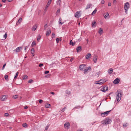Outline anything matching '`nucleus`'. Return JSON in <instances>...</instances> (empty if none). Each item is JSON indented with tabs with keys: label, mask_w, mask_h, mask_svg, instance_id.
<instances>
[{
	"label": "nucleus",
	"mask_w": 131,
	"mask_h": 131,
	"mask_svg": "<svg viewBox=\"0 0 131 131\" xmlns=\"http://www.w3.org/2000/svg\"><path fill=\"white\" fill-rule=\"evenodd\" d=\"M116 98L117 101L119 102L121 100V99L122 96L121 93L120 92L117 91L116 93Z\"/></svg>",
	"instance_id": "1"
},
{
	"label": "nucleus",
	"mask_w": 131,
	"mask_h": 131,
	"mask_svg": "<svg viewBox=\"0 0 131 131\" xmlns=\"http://www.w3.org/2000/svg\"><path fill=\"white\" fill-rule=\"evenodd\" d=\"M106 82L105 80L103 79H100L99 81H97L95 83L99 84H102Z\"/></svg>",
	"instance_id": "2"
},
{
	"label": "nucleus",
	"mask_w": 131,
	"mask_h": 131,
	"mask_svg": "<svg viewBox=\"0 0 131 131\" xmlns=\"http://www.w3.org/2000/svg\"><path fill=\"white\" fill-rule=\"evenodd\" d=\"M112 122L110 118H107L105 119V122L103 124H110Z\"/></svg>",
	"instance_id": "3"
},
{
	"label": "nucleus",
	"mask_w": 131,
	"mask_h": 131,
	"mask_svg": "<svg viewBox=\"0 0 131 131\" xmlns=\"http://www.w3.org/2000/svg\"><path fill=\"white\" fill-rule=\"evenodd\" d=\"M112 110L104 112V113H102L101 114V115L102 117L106 116Z\"/></svg>",
	"instance_id": "4"
},
{
	"label": "nucleus",
	"mask_w": 131,
	"mask_h": 131,
	"mask_svg": "<svg viewBox=\"0 0 131 131\" xmlns=\"http://www.w3.org/2000/svg\"><path fill=\"white\" fill-rule=\"evenodd\" d=\"M108 89V87L106 86H104L101 89V91L103 92H105Z\"/></svg>",
	"instance_id": "5"
},
{
	"label": "nucleus",
	"mask_w": 131,
	"mask_h": 131,
	"mask_svg": "<svg viewBox=\"0 0 131 131\" xmlns=\"http://www.w3.org/2000/svg\"><path fill=\"white\" fill-rule=\"evenodd\" d=\"M129 7V4L128 2H126L125 4L124 8L128 9Z\"/></svg>",
	"instance_id": "6"
},
{
	"label": "nucleus",
	"mask_w": 131,
	"mask_h": 131,
	"mask_svg": "<svg viewBox=\"0 0 131 131\" xmlns=\"http://www.w3.org/2000/svg\"><path fill=\"white\" fill-rule=\"evenodd\" d=\"M120 81V80L118 78L115 79L113 81V83L115 84H117Z\"/></svg>",
	"instance_id": "7"
},
{
	"label": "nucleus",
	"mask_w": 131,
	"mask_h": 131,
	"mask_svg": "<svg viewBox=\"0 0 131 131\" xmlns=\"http://www.w3.org/2000/svg\"><path fill=\"white\" fill-rule=\"evenodd\" d=\"M80 12H76L75 14V16L76 17L78 18L81 15L80 14Z\"/></svg>",
	"instance_id": "8"
},
{
	"label": "nucleus",
	"mask_w": 131,
	"mask_h": 131,
	"mask_svg": "<svg viewBox=\"0 0 131 131\" xmlns=\"http://www.w3.org/2000/svg\"><path fill=\"white\" fill-rule=\"evenodd\" d=\"M91 54L90 53H89L85 56V58L87 59H88L91 58Z\"/></svg>",
	"instance_id": "9"
},
{
	"label": "nucleus",
	"mask_w": 131,
	"mask_h": 131,
	"mask_svg": "<svg viewBox=\"0 0 131 131\" xmlns=\"http://www.w3.org/2000/svg\"><path fill=\"white\" fill-rule=\"evenodd\" d=\"M7 97V96L6 95H3L1 98L2 101H5Z\"/></svg>",
	"instance_id": "10"
},
{
	"label": "nucleus",
	"mask_w": 131,
	"mask_h": 131,
	"mask_svg": "<svg viewBox=\"0 0 131 131\" xmlns=\"http://www.w3.org/2000/svg\"><path fill=\"white\" fill-rule=\"evenodd\" d=\"M22 18L21 17L18 20V21L16 23V26H17V25H19L20 23L22 21Z\"/></svg>",
	"instance_id": "11"
},
{
	"label": "nucleus",
	"mask_w": 131,
	"mask_h": 131,
	"mask_svg": "<svg viewBox=\"0 0 131 131\" xmlns=\"http://www.w3.org/2000/svg\"><path fill=\"white\" fill-rule=\"evenodd\" d=\"M37 25H35L33 26L31 30L32 31H35L37 29Z\"/></svg>",
	"instance_id": "12"
},
{
	"label": "nucleus",
	"mask_w": 131,
	"mask_h": 131,
	"mask_svg": "<svg viewBox=\"0 0 131 131\" xmlns=\"http://www.w3.org/2000/svg\"><path fill=\"white\" fill-rule=\"evenodd\" d=\"M20 49H22V47H19L16 48L15 50L16 53L19 52Z\"/></svg>",
	"instance_id": "13"
},
{
	"label": "nucleus",
	"mask_w": 131,
	"mask_h": 131,
	"mask_svg": "<svg viewBox=\"0 0 131 131\" xmlns=\"http://www.w3.org/2000/svg\"><path fill=\"white\" fill-rule=\"evenodd\" d=\"M82 49V47L81 46L78 47L77 48V52H80Z\"/></svg>",
	"instance_id": "14"
},
{
	"label": "nucleus",
	"mask_w": 131,
	"mask_h": 131,
	"mask_svg": "<svg viewBox=\"0 0 131 131\" xmlns=\"http://www.w3.org/2000/svg\"><path fill=\"white\" fill-rule=\"evenodd\" d=\"M70 124L68 122H67L64 124V127L65 128L68 127L70 126Z\"/></svg>",
	"instance_id": "15"
},
{
	"label": "nucleus",
	"mask_w": 131,
	"mask_h": 131,
	"mask_svg": "<svg viewBox=\"0 0 131 131\" xmlns=\"http://www.w3.org/2000/svg\"><path fill=\"white\" fill-rule=\"evenodd\" d=\"M93 60L94 63H96L97 61V57L95 55H94L93 56Z\"/></svg>",
	"instance_id": "16"
},
{
	"label": "nucleus",
	"mask_w": 131,
	"mask_h": 131,
	"mask_svg": "<svg viewBox=\"0 0 131 131\" xmlns=\"http://www.w3.org/2000/svg\"><path fill=\"white\" fill-rule=\"evenodd\" d=\"M85 67V64H82L80 65L79 67V68L81 70H82Z\"/></svg>",
	"instance_id": "17"
},
{
	"label": "nucleus",
	"mask_w": 131,
	"mask_h": 131,
	"mask_svg": "<svg viewBox=\"0 0 131 131\" xmlns=\"http://www.w3.org/2000/svg\"><path fill=\"white\" fill-rule=\"evenodd\" d=\"M51 32V30L49 29L46 32V35L47 36H48L50 34Z\"/></svg>",
	"instance_id": "18"
},
{
	"label": "nucleus",
	"mask_w": 131,
	"mask_h": 131,
	"mask_svg": "<svg viewBox=\"0 0 131 131\" xmlns=\"http://www.w3.org/2000/svg\"><path fill=\"white\" fill-rule=\"evenodd\" d=\"M92 25L93 27H95L96 26V23L95 21H93L92 23Z\"/></svg>",
	"instance_id": "19"
},
{
	"label": "nucleus",
	"mask_w": 131,
	"mask_h": 131,
	"mask_svg": "<svg viewBox=\"0 0 131 131\" xmlns=\"http://www.w3.org/2000/svg\"><path fill=\"white\" fill-rule=\"evenodd\" d=\"M72 41V40L70 41L69 44L71 45H72L73 46H74L76 43V42H73Z\"/></svg>",
	"instance_id": "20"
},
{
	"label": "nucleus",
	"mask_w": 131,
	"mask_h": 131,
	"mask_svg": "<svg viewBox=\"0 0 131 131\" xmlns=\"http://www.w3.org/2000/svg\"><path fill=\"white\" fill-rule=\"evenodd\" d=\"M103 32V29L102 28H99V33L101 35Z\"/></svg>",
	"instance_id": "21"
},
{
	"label": "nucleus",
	"mask_w": 131,
	"mask_h": 131,
	"mask_svg": "<svg viewBox=\"0 0 131 131\" xmlns=\"http://www.w3.org/2000/svg\"><path fill=\"white\" fill-rule=\"evenodd\" d=\"M113 69L112 68H110L108 70V73L109 74H111L112 72H113Z\"/></svg>",
	"instance_id": "22"
},
{
	"label": "nucleus",
	"mask_w": 131,
	"mask_h": 131,
	"mask_svg": "<svg viewBox=\"0 0 131 131\" xmlns=\"http://www.w3.org/2000/svg\"><path fill=\"white\" fill-rule=\"evenodd\" d=\"M62 19L61 17H60L59 20V24L62 25L63 24V22H62Z\"/></svg>",
	"instance_id": "23"
},
{
	"label": "nucleus",
	"mask_w": 131,
	"mask_h": 131,
	"mask_svg": "<svg viewBox=\"0 0 131 131\" xmlns=\"http://www.w3.org/2000/svg\"><path fill=\"white\" fill-rule=\"evenodd\" d=\"M92 5L91 4L87 5L86 7V8H85V10H86V9H88L90 8V6H92Z\"/></svg>",
	"instance_id": "24"
},
{
	"label": "nucleus",
	"mask_w": 131,
	"mask_h": 131,
	"mask_svg": "<svg viewBox=\"0 0 131 131\" xmlns=\"http://www.w3.org/2000/svg\"><path fill=\"white\" fill-rule=\"evenodd\" d=\"M60 12V9H58L57 12L56 13V15L57 16L59 15Z\"/></svg>",
	"instance_id": "25"
},
{
	"label": "nucleus",
	"mask_w": 131,
	"mask_h": 131,
	"mask_svg": "<svg viewBox=\"0 0 131 131\" xmlns=\"http://www.w3.org/2000/svg\"><path fill=\"white\" fill-rule=\"evenodd\" d=\"M50 105L49 104H47L45 105V107L47 108H50Z\"/></svg>",
	"instance_id": "26"
},
{
	"label": "nucleus",
	"mask_w": 131,
	"mask_h": 131,
	"mask_svg": "<svg viewBox=\"0 0 131 131\" xmlns=\"http://www.w3.org/2000/svg\"><path fill=\"white\" fill-rule=\"evenodd\" d=\"M61 1V0H58V1L57 0L56 2L57 4L58 5H60Z\"/></svg>",
	"instance_id": "27"
},
{
	"label": "nucleus",
	"mask_w": 131,
	"mask_h": 131,
	"mask_svg": "<svg viewBox=\"0 0 131 131\" xmlns=\"http://www.w3.org/2000/svg\"><path fill=\"white\" fill-rule=\"evenodd\" d=\"M52 1V0H49L47 5L48 6H49Z\"/></svg>",
	"instance_id": "28"
},
{
	"label": "nucleus",
	"mask_w": 131,
	"mask_h": 131,
	"mask_svg": "<svg viewBox=\"0 0 131 131\" xmlns=\"http://www.w3.org/2000/svg\"><path fill=\"white\" fill-rule=\"evenodd\" d=\"M25 128H26L27 127V124L26 123H24L22 125Z\"/></svg>",
	"instance_id": "29"
},
{
	"label": "nucleus",
	"mask_w": 131,
	"mask_h": 131,
	"mask_svg": "<svg viewBox=\"0 0 131 131\" xmlns=\"http://www.w3.org/2000/svg\"><path fill=\"white\" fill-rule=\"evenodd\" d=\"M28 76L27 75H24L23 77V79L24 80H26V79H27V78H28Z\"/></svg>",
	"instance_id": "30"
},
{
	"label": "nucleus",
	"mask_w": 131,
	"mask_h": 131,
	"mask_svg": "<svg viewBox=\"0 0 131 131\" xmlns=\"http://www.w3.org/2000/svg\"><path fill=\"white\" fill-rule=\"evenodd\" d=\"M128 125V123H126L123 125V127H125Z\"/></svg>",
	"instance_id": "31"
},
{
	"label": "nucleus",
	"mask_w": 131,
	"mask_h": 131,
	"mask_svg": "<svg viewBox=\"0 0 131 131\" xmlns=\"http://www.w3.org/2000/svg\"><path fill=\"white\" fill-rule=\"evenodd\" d=\"M97 11V10L96 9H95L94 11L91 14V15H93Z\"/></svg>",
	"instance_id": "32"
},
{
	"label": "nucleus",
	"mask_w": 131,
	"mask_h": 131,
	"mask_svg": "<svg viewBox=\"0 0 131 131\" xmlns=\"http://www.w3.org/2000/svg\"><path fill=\"white\" fill-rule=\"evenodd\" d=\"M4 78L7 81L8 80V76L7 75H5Z\"/></svg>",
	"instance_id": "33"
},
{
	"label": "nucleus",
	"mask_w": 131,
	"mask_h": 131,
	"mask_svg": "<svg viewBox=\"0 0 131 131\" xmlns=\"http://www.w3.org/2000/svg\"><path fill=\"white\" fill-rule=\"evenodd\" d=\"M7 32H6L5 34L3 36V37L5 39L7 38Z\"/></svg>",
	"instance_id": "34"
},
{
	"label": "nucleus",
	"mask_w": 131,
	"mask_h": 131,
	"mask_svg": "<svg viewBox=\"0 0 131 131\" xmlns=\"http://www.w3.org/2000/svg\"><path fill=\"white\" fill-rule=\"evenodd\" d=\"M109 14L108 13H106V14H104V17L105 18L107 17L109 15Z\"/></svg>",
	"instance_id": "35"
},
{
	"label": "nucleus",
	"mask_w": 131,
	"mask_h": 131,
	"mask_svg": "<svg viewBox=\"0 0 131 131\" xmlns=\"http://www.w3.org/2000/svg\"><path fill=\"white\" fill-rule=\"evenodd\" d=\"M35 52V50L34 48H32L31 50V53H34Z\"/></svg>",
	"instance_id": "36"
},
{
	"label": "nucleus",
	"mask_w": 131,
	"mask_h": 131,
	"mask_svg": "<svg viewBox=\"0 0 131 131\" xmlns=\"http://www.w3.org/2000/svg\"><path fill=\"white\" fill-rule=\"evenodd\" d=\"M47 27H48L47 24H46L44 25V30H45L46 29V28H47Z\"/></svg>",
	"instance_id": "37"
},
{
	"label": "nucleus",
	"mask_w": 131,
	"mask_h": 131,
	"mask_svg": "<svg viewBox=\"0 0 131 131\" xmlns=\"http://www.w3.org/2000/svg\"><path fill=\"white\" fill-rule=\"evenodd\" d=\"M33 82V80L32 79H30L29 80L28 82L31 83H32Z\"/></svg>",
	"instance_id": "38"
},
{
	"label": "nucleus",
	"mask_w": 131,
	"mask_h": 131,
	"mask_svg": "<svg viewBox=\"0 0 131 131\" xmlns=\"http://www.w3.org/2000/svg\"><path fill=\"white\" fill-rule=\"evenodd\" d=\"M88 70V69L87 68H86L84 70V72L85 73L87 72Z\"/></svg>",
	"instance_id": "39"
},
{
	"label": "nucleus",
	"mask_w": 131,
	"mask_h": 131,
	"mask_svg": "<svg viewBox=\"0 0 131 131\" xmlns=\"http://www.w3.org/2000/svg\"><path fill=\"white\" fill-rule=\"evenodd\" d=\"M49 125H47L46 127H45V130H47L48 128L49 127Z\"/></svg>",
	"instance_id": "40"
},
{
	"label": "nucleus",
	"mask_w": 131,
	"mask_h": 131,
	"mask_svg": "<svg viewBox=\"0 0 131 131\" xmlns=\"http://www.w3.org/2000/svg\"><path fill=\"white\" fill-rule=\"evenodd\" d=\"M67 109V107H64L61 110V111L62 112H63L64 111L65 109Z\"/></svg>",
	"instance_id": "41"
},
{
	"label": "nucleus",
	"mask_w": 131,
	"mask_h": 131,
	"mask_svg": "<svg viewBox=\"0 0 131 131\" xmlns=\"http://www.w3.org/2000/svg\"><path fill=\"white\" fill-rule=\"evenodd\" d=\"M55 35L54 33H53L52 35V38H55Z\"/></svg>",
	"instance_id": "42"
},
{
	"label": "nucleus",
	"mask_w": 131,
	"mask_h": 131,
	"mask_svg": "<svg viewBox=\"0 0 131 131\" xmlns=\"http://www.w3.org/2000/svg\"><path fill=\"white\" fill-rule=\"evenodd\" d=\"M49 6H48L47 5H46V7L44 9V11H46L47 10V8Z\"/></svg>",
	"instance_id": "43"
},
{
	"label": "nucleus",
	"mask_w": 131,
	"mask_h": 131,
	"mask_svg": "<svg viewBox=\"0 0 131 131\" xmlns=\"http://www.w3.org/2000/svg\"><path fill=\"white\" fill-rule=\"evenodd\" d=\"M36 45L35 42L34 41H33L32 43L31 46H33L34 45Z\"/></svg>",
	"instance_id": "44"
},
{
	"label": "nucleus",
	"mask_w": 131,
	"mask_h": 131,
	"mask_svg": "<svg viewBox=\"0 0 131 131\" xmlns=\"http://www.w3.org/2000/svg\"><path fill=\"white\" fill-rule=\"evenodd\" d=\"M6 65V63H5L3 65V66L2 68V70H3L4 69V68L5 67Z\"/></svg>",
	"instance_id": "45"
},
{
	"label": "nucleus",
	"mask_w": 131,
	"mask_h": 131,
	"mask_svg": "<svg viewBox=\"0 0 131 131\" xmlns=\"http://www.w3.org/2000/svg\"><path fill=\"white\" fill-rule=\"evenodd\" d=\"M39 102L40 103H41L43 102V101L41 99L39 100Z\"/></svg>",
	"instance_id": "46"
},
{
	"label": "nucleus",
	"mask_w": 131,
	"mask_h": 131,
	"mask_svg": "<svg viewBox=\"0 0 131 131\" xmlns=\"http://www.w3.org/2000/svg\"><path fill=\"white\" fill-rule=\"evenodd\" d=\"M13 97L14 99H16L17 98V95H14L13 96Z\"/></svg>",
	"instance_id": "47"
},
{
	"label": "nucleus",
	"mask_w": 131,
	"mask_h": 131,
	"mask_svg": "<svg viewBox=\"0 0 131 131\" xmlns=\"http://www.w3.org/2000/svg\"><path fill=\"white\" fill-rule=\"evenodd\" d=\"M41 38V37L40 35H39V36H38L37 38V40L38 41V40H40V39Z\"/></svg>",
	"instance_id": "48"
},
{
	"label": "nucleus",
	"mask_w": 131,
	"mask_h": 131,
	"mask_svg": "<svg viewBox=\"0 0 131 131\" xmlns=\"http://www.w3.org/2000/svg\"><path fill=\"white\" fill-rule=\"evenodd\" d=\"M116 0H114L113 1V4H116Z\"/></svg>",
	"instance_id": "49"
},
{
	"label": "nucleus",
	"mask_w": 131,
	"mask_h": 131,
	"mask_svg": "<svg viewBox=\"0 0 131 131\" xmlns=\"http://www.w3.org/2000/svg\"><path fill=\"white\" fill-rule=\"evenodd\" d=\"M9 115V114L8 113H6L4 114V116H8Z\"/></svg>",
	"instance_id": "50"
},
{
	"label": "nucleus",
	"mask_w": 131,
	"mask_h": 131,
	"mask_svg": "<svg viewBox=\"0 0 131 131\" xmlns=\"http://www.w3.org/2000/svg\"><path fill=\"white\" fill-rule=\"evenodd\" d=\"M80 108V106H76L74 108Z\"/></svg>",
	"instance_id": "51"
},
{
	"label": "nucleus",
	"mask_w": 131,
	"mask_h": 131,
	"mask_svg": "<svg viewBox=\"0 0 131 131\" xmlns=\"http://www.w3.org/2000/svg\"><path fill=\"white\" fill-rule=\"evenodd\" d=\"M49 73V71H45V74H47V73Z\"/></svg>",
	"instance_id": "52"
},
{
	"label": "nucleus",
	"mask_w": 131,
	"mask_h": 131,
	"mask_svg": "<svg viewBox=\"0 0 131 131\" xmlns=\"http://www.w3.org/2000/svg\"><path fill=\"white\" fill-rule=\"evenodd\" d=\"M59 39L58 38H57L56 39V41L57 43H58L59 42Z\"/></svg>",
	"instance_id": "53"
},
{
	"label": "nucleus",
	"mask_w": 131,
	"mask_h": 131,
	"mask_svg": "<svg viewBox=\"0 0 131 131\" xmlns=\"http://www.w3.org/2000/svg\"><path fill=\"white\" fill-rule=\"evenodd\" d=\"M125 12L126 14H127V10L128 9H124Z\"/></svg>",
	"instance_id": "54"
},
{
	"label": "nucleus",
	"mask_w": 131,
	"mask_h": 131,
	"mask_svg": "<svg viewBox=\"0 0 131 131\" xmlns=\"http://www.w3.org/2000/svg\"><path fill=\"white\" fill-rule=\"evenodd\" d=\"M43 66V64L42 63H40L39 64V67H41Z\"/></svg>",
	"instance_id": "55"
},
{
	"label": "nucleus",
	"mask_w": 131,
	"mask_h": 131,
	"mask_svg": "<svg viewBox=\"0 0 131 131\" xmlns=\"http://www.w3.org/2000/svg\"><path fill=\"white\" fill-rule=\"evenodd\" d=\"M87 69H88V70H91V68L90 66L88 67Z\"/></svg>",
	"instance_id": "56"
},
{
	"label": "nucleus",
	"mask_w": 131,
	"mask_h": 131,
	"mask_svg": "<svg viewBox=\"0 0 131 131\" xmlns=\"http://www.w3.org/2000/svg\"><path fill=\"white\" fill-rule=\"evenodd\" d=\"M104 0H102L101 1V3L102 4H103L104 3Z\"/></svg>",
	"instance_id": "57"
},
{
	"label": "nucleus",
	"mask_w": 131,
	"mask_h": 131,
	"mask_svg": "<svg viewBox=\"0 0 131 131\" xmlns=\"http://www.w3.org/2000/svg\"><path fill=\"white\" fill-rule=\"evenodd\" d=\"M67 94H69L70 93V92L69 91H67Z\"/></svg>",
	"instance_id": "58"
},
{
	"label": "nucleus",
	"mask_w": 131,
	"mask_h": 131,
	"mask_svg": "<svg viewBox=\"0 0 131 131\" xmlns=\"http://www.w3.org/2000/svg\"><path fill=\"white\" fill-rule=\"evenodd\" d=\"M108 5L109 6H110L111 5V3L110 2H109L108 4Z\"/></svg>",
	"instance_id": "59"
},
{
	"label": "nucleus",
	"mask_w": 131,
	"mask_h": 131,
	"mask_svg": "<svg viewBox=\"0 0 131 131\" xmlns=\"http://www.w3.org/2000/svg\"><path fill=\"white\" fill-rule=\"evenodd\" d=\"M50 93L51 94H53V95H54V93L53 92H50Z\"/></svg>",
	"instance_id": "60"
},
{
	"label": "nucleus",
	"mask_w": 131,
	"mask_h": 131,
	"mask_svg": "<svg viewBox=\"0 0 131 131\" xmlns=\"http://www.w3.org/2000/svg\"><path fill=\"white\" fill-rule=\"evenodd\" d=\"M28 48V46H26L25 47V50H26V49Z\"/></svg>",
	"instance_id": "61"
},
{
	"label": "nucleus",
	"mask_w": 131,
	"mask_h": 131,
	"mask_svg": "<svg viewBox=\"0 0 131 131\" xmlns=\"http://www.w3.org/2000/svg\"><path fill=\"white\" fill-rule=\"evenodd\" d=\"M6 0H2V2L3 3L5 2Z\"/></svg>",
	"instance_id": "62"
},
{
	"label": "nucleus",
	"mask_w": 131,
	"mask_h": 131,
	"mask_svg": "<svg viewBox=\"0 0 131 131\" xmlns=\"http://www.w3.org/2000/svg\"><path fill=\"white\" fill-rule=\"evenodd\" d=\"M18 73H19L18 72H16V75H17L18 76Z\"/></svg>",
	"instance_id": "63"
},
{
	"label": "nucleus",
	"mask_w": 131,
	"mask_h": 131,
	"mask_svg": "<svg viewBox=\"0 0 131 131\" xmlns=\"http://www.w3.org/2000/svg\"><path fill=\"white\" fill-rule=\"evenodd\" d=\"M17 75H16L14 77V79H16L17 77Z\"/></svg>",
	"instance_id": "64"
}]
</instances>
